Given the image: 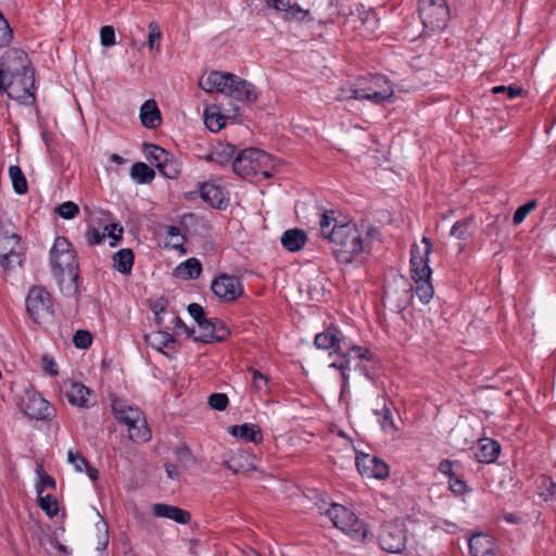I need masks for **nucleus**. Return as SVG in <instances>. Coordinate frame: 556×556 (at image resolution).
I'll list each match as a JSON object with an SVG mask.
<instances>
[{"label": "nucleus", "mask_w": 556, "mask_h": 556, "mask_svg": "<svg viewBox=\"0 0 556 556\" xmlns=\"http://www.w3.org/2000/svg\"><path fill=\"white\" fill-rule=\"evenodd\" d=\"M333 212H325L320 216V233L332 244L333 254L338 262L350 264L366 250L368 244L354 224H339L332 216Z\"/></svg>", "instance_id": "nucleus-1"}, {"label": "nucleus", "mask_w": 556, "mask_h": 556, "mask_svg": "<svg viewBox=\"0 0 556 556\" xmlns=\"http://www.w3.org/2000/svg\"><path fill=\"white\" fill-rule=\"evenodd\" d=\"M24 262V251L21 237L14 231V226L8 220H0V266L4 270L21 267Z\"/></svg>", "instance_id": "nucleus-2"}, {"label": "nucleus", "mask_w": 556, "mask_h": 556, "mask_svg": "<svg viewBox=\"0 0 556 556\" xmlns=\"http://www.w3.org/2000/svg\"><path fill=\"white\" fill-rule=\"evenodd\" d=\"M112 410L115 418L127 426L128 438L134 442H147L151 438L147 420L142 412L121 400L112 403Z\"/></svg>", "instance_id": "nucleus-3"}, {"label": "nucleus", "mask_w": 556, "mask_h": 556, "mask_svg": "<svg viewBox=\"0 0 556 556\" xmlns=\"http://www.w3.org/2000/svg\"><path fill=\"white\" fill-rule=\"evenodd\" d=\"M270 155L260 149L250 148L241 151L232 161L233 172L241 177L263 176L269 178Z\"/></svg>", "instance_id": "nucleus-4"}, {"label": "nucleus", "mask_w": 556, "mask_h": 556, "mask_svg": "<svg viewBox=\"0 0 556 556\" xmlns=\"http://www.w3.org/2000/svg\"><path fill=\"white\" fill-rule=\"evenodd\" d=\"M326 515L333 526L350 535L353 540L364 541L367 536V527L353 511L340 504H331Z\"/></svg>", "instance_id": "nucleus-5"}, {"label": "nucleus", "mask_w": 556, "mask_h": 556, "mask_svg": "<svg viewBox=\"0 0 556 556\" xmlns=\"http://www.w3.org/2000/svg\"><path fill=\"white\" fill-rule=\"evenodd\" d=\"M418 13L424 27L431 31L443 30L451 18L446 0H418Z\"/></svg>", "instance_id": "nucleus-6"}, {"label": "nucleus", "mask_w": 556, "mask_h": 556, "mask_svg": "<svg viewBox=\"0 0 556 556\" xmlns=\"http://www.w3.org/2000/svg\"><path fill=\"white\" fill-rule=\"evenodd\" d=\"M314 344L321 350H334L336 353H343L344 350H353L359 358L371 359L374 354L368 350L351 345L342 332L334 326L328 327L325 331L316 334Z\"/></svg>", "instance_id": "nucleus-7"}, {"label": "nucleus", "mask_w": 556, "mask_h": 556, "mask_svg": "<svg viewBox=\"0 0 556 556\" xmlns=\"http://www.w3.org/2000/svg\"><path fill=\"white\" fill-rule=\"evenodd\" d=\"M70 247L66 238L58 237L50 250V264L55 278L64 276L65 273L78 271L75 252Z\"/></svg>", "instance_id": "nucleus-8"}, {"label": "nucleus", "mask_w": 556, "mask_h": 556, "mask_svg": "<svg viewBox=\"0 0 556 556\" xmlns=\"http://www.w3.org/2000/svg\"><path fill=\"white\" fill-rule=\"evenodd\" d=\"M26 311L36 324L48 321L53 316L50 293L40 286H33L25 300Z\"/></svg>", "instance_id": "nucleus-9"}, {"label": "nucleus", "mask_w": 556, "mask_h": 556, "mask_svg": "<svg viewBox=\"0 0 556 556\" xmlns=\"http://www.w3.org/2000/svg\"><path fill=\"white\" fill-rule=\"evenodd\" d=\"M420 248L414 243L410 248V270L414 280L421 278H431L432 269L429 265V255L432 252V242L428 237L421 239Z\"/></svg>", "instance_id": "nucleus-10"}, {"label": "nucleus", "mask_w": 556, "mask_h": 556, "mask_svg": "<svg viewBox=\"0 0 556 556\" xmlns=\"http://www.w3.org/2000/svg\"><path fill=\"white\" fill-rule=\"evenodd\" d=\"M21 406L24 414L31 419L46 420L54 415V408L36 391H26Z\"/></svg>", "instance_id": "nucleus-11"}, {"label": "nucleus", "mask_w": 556, "mask_h": 556, "mask_svg": "<svg viewBox=\"0 0 556 556\" xmlns=\"http://www.w3.org/2000/svg\"><path fill=\"white\" fill-rule=\"evenodd\" d=\"M214 294L225 302L235 301L242 292V285L236 276L222 274L211 285Z\"/></svg>", "instance_id": "nucleus-12"}, {"label": "nucleus", "mask_w": 556, "mask_h": 556, "mask_svg": "<svg viewBox=\"0 0 556 556\" xmlns=\"http://www.w3.org/2000/svg\"><path fill=\"white\" fill-rule=\"evenodd\" d=\"M355 465L363 477L382 479V460L378 456L358 452L356 453Z\"/></svg>", "instance_id": "nucleus-13"}, {"label": "nucleus", "mask_w": 556, "mask_h": 556, "mask_svg": "<svg viewBox=\"0 0 556 556\" xmlns=\"http://www.w3.org/2000/svg\"><path fill=\"white\" fill-rule=\"evenodd\" d=\"M233 74L212 72L206 78H201L199 85L206 92L218 91L227 94L230 84H233Z\"/></svg>", "instance_id": "nucleus-14"}, {"label": "nucleus", "mask_w": 556, "mask_h": 556, "mask_svg": "<svg viewBox=\"0 0 556 556\" xmlns=\"http://www.w3.org/2000/svg\"><path fill=\"white\" fill-rule=\"evenodd\" d=\"M68 402L78 407H88V396L91 394V390L79 382L68 381L64 382L62 388Z\"/></svg>", "instance_id": "nucleus-15"}, {"label": "nucleus", "mask_w": 556, "mask_h": 556, "mask_svg": "<svg viewBox=\"0 0 556 556\" xmlns=\"http://www.w3.org/2000/svg\"><path fill=\"white\" fill-rule=\"evenodd\" d=\"M338 101H343L346 99H355V100H370L376 104L382 103V93L380 91H372L371 88H364L361 86H352L350 88L340 89L339 94L336 97Z\"/></svg>", "instance_id": "nucleus-16"}, {"label": "nucleus", "mask_w": 556, "mask_h": 556, "mask_svg": "<svg viewBox=\"0 0 556 556\" xmlns=\"http://www.w3.org/2000/svg\"><path fill=\"white\" fill-rule=\"evenodd\" d=\"M226 96L241 102H253L257 99L255 87L237 75L235 76L233 84H230Z\"/></svg>", "instance_id": "nucleus-17"}, {"label": "nucleus", "mask_w": 556, "mask_h": 556, "mask_svg": "<svg viewBox=\"0 0 556 556\" xmlns=\"http://www.w3.org/2000/svg\"><path fill=\"white\" fill-rule=\"evenodd\" d=\"M501 453V444L489 438L480 439L477 443L475 458L482 464L494 463Z\"/></svg>", "instance_id": "nucleus-18"}, {"label": "nucleus", "mask_w": 556, "mask_h": 556, "mask_svg": "<svg viewBox=\"0 0 556 556\" xmlns=\"http://www.w3.org/2000/svg\"><path fill=\"white\" fill-rule=\"evenodd\" d=\"M406 535L402 525H389L384 538V553L400 554L405 549Z\"/></svg>", "instance_id": "nucleus-19"}, {"label": "nucleus", "mask_w": 556, "mask_h": 556, "mask_svg": "<svg viewBox=\"0 0 556 556\" xmlns=\"http://www.w3.org/2000/svg\"><path fill=\"white\" fill-rule=\"evenodd\" d=\"M201 199L215 208H223L226 206V198L224 189L214 182L206 181L200 187Z\"/></svg>", "instance_id": "nucleus-20"}, {"label": "nucleus", "mask_w": 556, "mask_h": 556, "mask_svg": "<svg viewBox=\"0 0 556 556\" xmlns=\"http://www.w3.org/2000/svg\"><path fill=\"white\" fill-rule=\"evenodd\" d=\"M152 510L156 517L167 518L181 525L188 523L191 518L189 511L167 504H154Z\"/></svg>", "instance_id": "nucleus-21"}, {"label": "nucleus", "mask_w": 556, "mask_h": 556, "mask_svg": "<svg viewBox=\"0 0 556 556\" xmlns=\"http://www.w3.org/2000/svg\"><path fill=\"white\" fill-rule=\"evenodd\" d=\"M468 545L472 556H489L493 553L494 547L492 538L482 532L472 534L468 541Z\"/></svg>", "instance_id": "nucleus-22"}, {"label": "nucleus", "mask_w": 556, "mask_h": 556, "mask_svg": "<svg viewBox=\"0 0 556 556\" xmlns=\"http://www.w3.org/2000/svg\"><path fill=\"white\" fill-rule=\"evenodd\" d=\"M141 124L149 129H155L162 122L161 112L154 100H147L140 108Z\"/></svg>", "instance_id": "nucleus-23"}, {"label": "nucleus", "mask_w": 556, "mask_h": 556, "mask_svg": "<svg viewBox=\"0 0 556 556\" xmlns=\"http://www.w3.org/2000/svg\"><path fill=\"white\" fill-rule=\"evenodd\" d=\"M307 240V236L304 230L299 228L288 229L281 236L282 247L290 251L296 252L301 250Z\"/></svg>", "instance_id": "nucleus-24"}, {"label": "nucleus", "mask_w": 556, "mask_h": 556, "mask_svg": "<svg viewBox=\"0 0 556 556\" xmlns=\"http://www.w3.org/2000/svg\"><path fill=\"white\" fill-rule=\"evenodd\" d=\"M229 433L247 442L256 443L262 439L261 428L254 424L236 425L229 428Z\"/></svg>", "instance_id": "nucleus-25"}, {"label": "nucleus", "mask_w": 556, "mask_h": 556, "mask_svg": "<svg viewBox=\"0 0 556 556\" xmlns=\"http://www.w3.org/2000/svg\"><path fill=\"white\" fill-rule=\"evenodd\" d=\"M201 273V262L195 257L188 258L175 268V275L182 279H197Z\"/></svg>", "instance_id": "nucleus-26"}, {"label": "nucleus", "mask_w": 556, "mask_h": 556, "mask_svg": "<svg viewBox=\"0 0 556 556\" xmlns=\"http://www.w3.org/2000/svg\"><path fill=\"white\" fill-rule=\"evenodd\" d=\"M476 230V220L473 216L457 220L451 228L450 235L459 240H468Z\"/></svg>", "instance_id": "nucleus-27"}, {"label": "nucleus", "mask_w": 556, "mask_h": 556, "mask_svg": "<svg viewBox=\"0 0 556 556\" xmlns=\"http://www.w3.org/2000/svg\"><path fill=\"white\" fill-rule=\"evenodd\" d=\"M134 252L130 249H122L113 255V267L121 274L131 273L134 265Z\"/></svg>", "instance_id": "nucleus-28"}, {"label": "nucleus", "mask_w": 556, "mask_h": 556, "mask_svg": "<svg viewBox=\"0 0 556 556\" xmlns=\"http://www.w3.org/2000/svg\"><path fill=\"white\" fill-rule=\"evenodd\" d=\"M249 460L250 456L248 454L240 453L232 456L230 459L223 462V466L235 475L243 471L255 470V467Z\"/></svg>", "instance_id": "nucleus-29"}, {"label": "nucleus", "mask_w": 556, "mask_h": 556, "mask_svg": "<svg viewBox=\"0 0 556 556\" xmlns=\"http://www.w3.org/2000/svg\"><path fill=\"white\" fill-rule=\"evenodd\" d=\"M67 275H68V279H65L64 276H61L58 278L60 290L65 296L77 298L78 292H79V280H80L79 274H78V271H74V273H67Z\"/></svg>", "instance_id": "nucleus-30"}, {"label": "nucleus", "mask_w": 556, "mask_h": 556, "mask_svg": "<svg viewBox=\"0 0 556 556\" xmlns=\"http://www.w3.org/2000/svg\"><path fill=\"white\" fill-rule=\"evenodd\" d=\"M236 148L232 144H218L206 155V160L217 164H226L231 161Z\"/></svg>", "instance_id": "nucleus-31"}, {"label": "nucleus", "mask_w": 556, "mask_h": 556, "mask_svg": "<svg viewBox=\"0 0 556 556\" xmlns=\"http://www.w3.org/2000/svg\"><path fill=\"white\" fill-rule=\"evenodd\" d=\"M146 342L157 351L169 348L176 342L173 334L167 331H156L146 336Z\"/></svg>", "instance_id": "nucleus-32"}, {"label": "nucleus", "mask_w": 556, "mask_h": 556, "mask_svg": "<svg viewBox=\"0 0 556 556\" xmlns=\"http://www.w3.org/2000/svg\"><path fill=\"white\" fill-rule=\"evenodd\" d=\"M130 177L137 184H149L154 179L155 172L146 163L137 162L130 168Z\"/></svg>", "instance_id": "nucleus-33"}, {"label": "nucleus", "mask_w": 556, "mask_h": 556, "mask_svg": "<svg viewBox=\"0 0 556 556\" xmlns=\"http://www.w3.org/2000/svg\"><path fill=\"white\" fill-rule=\"evenodd\" d=\"M205 126L213 132L219 131L225 126V116L219 113L217 106L206 108L204 111Z\"/></svg>", "instance_id": "nucleus-34"}, {"label": "nucleus", "mask_w": 556, "mask_h": 556, "mask_svg": "<svg viewBox=\"0 0 556 556\" xmlns=\"http://www.w3.org/2000/svg\"><path fill=\"white\" fill-rule=\"evenodd\" d=\"M143 151L151 165L155 166L157 169L165 161H167L169 155L165 149L153 143L146 144Z\"/></svg>", "instance_id": "nucleus-35"}, {"label": "nucleus", "mask_w": 556, "mask_h": 556, "mask_svg": "<svg viewBox=\"0 0 556 556\" xmlns=\"http://www.w3.org/2000/svg\"><path fill=\"white\" fill-rule=\"evenodd\" d=\"M9 176L12 181L13 190L17 194H25L28 191V185L24 173L17 165H11L9 167Z\"/></svg>", "instance_id": "nucleus-36"}, {"label": "nucleus", "mask_w": 556, "mask_h": 556, "mask_svg": "<svg viewBox=\"0 0 556 556\" xmlns=\"http://www.w3.org/2000/svg\"><path fill=\"white\" fill-rule=\"evenodd\" d=\"M414 281L416 282L415 293L417 298L421 303L428 304L434 294L430 278H421Z\"/></svg>", "instance_id": "nucleus-37"}, {"label": "nucleus", "mask_w": 556, "mask_h": 556, "mask_svg": "<svg viewBox=\"0 0 556 556\" xmlns=\"http://www.w3.org/2000/svg\"><path fill=\"white\" fill-rule=\"evenodd\" d=\"M556 490V483L552 480V478L546 476H541L536 480V493L543 501H548L554 494Z\"/></svg>", "instance_id": "nucleus-38"}, {"label": "nucleus", "mask_w": 556, "mask_h": 556, "mask_svg": "<svg viewBox=\"0 0 556 556\" xmlns=\"http://www.w3.org/2000/svg\"><path fill=\"white\" fill-rule=\"evenodd\" d=\"M159 172L168 179H175L181 172V165L177 159L169 154L167 161H165L159 168Z\"/></svg>", "instance_id": "nucleus-39"}, {"label": "nucleus", "mask_w": 556, "mask_h": 556, "mask_svg": "<svg viewBox=\"0 0 556 556\" xmlns=\"http://www.w3.org/2000/svg\"><path fill=\"white\" fill-rule=\"evenodd\" d=\"M38 503L40 508L49 516L54 517L59 513L58 501L52 495H42V490H38Z\"/></svg>", "instance_id": "nucleus-40"}, {"label": "nucleus", "mask_w": 556, "mask_h": 556, "mask_svg": "<svg viewBox=\"0 0 556 556\" xmlns=\"http://www.w3.org/2000/svg\"><path fill=\"white\" fill-rule=\"evenodd\" d=\"M309 14V9L304 8L299 3H291L290 9L282 15V18L287 22H301L304 21Z\"/></svg>", "instance_id": "nucleus-41"}, {"label": "nucleus", "mask_w": 556, "mask_h": 556, "mask_svg": "<svg viewBox=\"0 0 556 556\" xmlns=\"http://www.w3.org/2000/svg\"><path fill=\"white\" fill-rule=\"evenodd\" d=\"M214 321L215 318H203L199 321V328L201 330V334L199 337H193L194 341L208 343L212 342L213 331H214Z\"/></svg>", "instance_id": "nucleus-42"}, {"label": "nucleus", "mask_w": 556, "mask_h": 556, "mask_svg": "<svg viewBox=\"0 0 556 556\" xmlns=\"http://www.w3.org/2000/svg\"><path fill=\"white\" fill-rule=\"evenodd\" d=\"M177 462L186 468H190L195 464V457L186 444H180L175 448Z\"/></svg>", "instance_id": "nucleus-43"}, {"label": "nucleus", "mask_w": 556, "mask_h": 556, "mask_svg": "<svg viewBox=\"0 0 556 556\" xmlns=\"http://www.w3.org/2000/svg\"><path fill=\"white\" fill-rule=\"evenodd\" d=\"M166 237L169 238L170 244L174 249L185 252L184 244L186 238L181 235L180 228L177 226L166 227Z\"/></svg>", "instance_id": "nucleus-44"}, {"label": "nucleus", "mask_w": 556, "mask_h": 556, "mask_svg": "<svg viewBox=\"0 0 556 556\" xmlns=\"http://www.w3.org/2000/svg\"><path fill=\"white\" fill-rule=\"evenodd\" d=\"M149 33H148V46L151 51H160V41L162 38L161 29L156 22H151L149 24Z\"/></svg>", "instance_id": "nucleus-45"}, {"label": "nucleus", "mask_w": 556, "mask_h": 556, "mask_svg": "<svg viewBox=\"0 0 556 556\" xmlns=\"http://www.w3.org/2000/svg\"><path fill=\"white\" fill-rule=\"evenodd\" d=\"M538 207V201L536 200H530L528 201L527 203H525L523 205L519 206L514 216H513V223L515 225H519L521 224L525 218L532 212L534 211L535 208Z\"/></svg>", "instance_id": "nucleus-46"}, {"label": "nucleus", "mask_w": 556, "mask_h": 556, "mask_svg": "<svg viewBox=\"0 0 556 556\" xmlns=\"http://www.w3.org/2000/svg\"><path fill=\"white\" fill-rule=\"evenodd\" d=\"M383 418H384V434L391 433L393 440L399 439L401 437L400 428L394 422L392 412L386 405H384Z\"/></svg>", "instance_id": "nucleus-47"}, {"label": "nucleus", "mask_w": 556, "mask_h": 556, "mask_svg": "<svg viewBox=\"0 0 556 556\" xmlns=\"http://www.w3.org/2000/svg\"><path fill=\"white\" fill-rule=\"evenodd\" d=\"M12 29L3 14L0 12V48L7 47L12 41Z\"/></svg>", "instance_id": "nucleus-48"}, {"label": "nucleus", "mask_w": 556, "mask_h": 556, "mask_svg": "<svg viewBox=\"0 0 556 556\" xmlns=\"http://www.w3.org/2000/svg\"><path fill=\"white\" fill-rule=\"evenodd\" d=\"M56 212L62 218L71 219L78 214L79 207L76 203L67 201L59 205Z\"/></svg>", "instance_id": "nucleus-49"}, {"label": "nucleus", "mask_w": 556, "mask_h": 556, "mask_svg": "<svg viewBox=\"0 0 556 556\" xmlns=\"http://www.w3.org/2000/svg\"><path fill=\"white\" fill-rule=\"evenodd\" d=\"M67 460L78 472H84L89 465L88 460L80 453L74 451L68 452Z\"/></svg>", "instance_id": "nucleus-50"}, {"label": "nucleus", "mask_w": 556, "mask_h": 556, "mask_svg": "<svg viewBox=\"0 0 556 556\" xmlns=\"http://www.w3.org/2000/svg\"><path fill=\"white\" fill-rule=\"evenodd\" d=\"M213 334L212 341L220 342L228 338L230 331L222 319L215 318Z\"/></svg>", "instance_id": "nucleus-51"}, {"label": "nucleus", "mask_w": 556, "mask_h": 556, "mask_svg": "<svg viewBox=\"0 0 556 556\" xmlns=\"http://www.w3.org/2000/svg\"><path fill=\"white\" fill-rule=\"evenodd\" d=\"M73 343L78 349H87L92 343V337L87 330H77L73 337Z\"/></svg>", "instance_id": "nucleus-52"}, {"label": "nucleus", "mask_w": 556, "mask_h": 556, "mask_svg": "<svg viewBox=\"0 0 556 556\" xmlns=\"http://www.w3.org/2000/svg\"><path fill=\"white\" fill-rule=\"evenodd\" d=\"M229 400L225 393H213L208 396V405L216 410H224L228 406Z\"/></svg>", "instance_id": "nucleus-53"}, {"label": "nucleus", "mask_w": 556, "mask_h": 556, "mask_svg": "<svg viewBox=\"0 0 556 556\" xmlns=\"http://www.w3.org/2000/svg\"><path fill=\"white\" fill-rule=\"evenodd\" d=\"M448 489L455 495H463L469 491L466 482L457 476L448 479Z\"/></svg>", "instance_id": "nucleus-54"}, {"label": "nucleus", "mask_w": 556, "mask_h": 556, "mask_svg": "<svg viewBox=\"0 0 556 556\" xmlns=\"http://www.w3.org/2000/svg\"><path fill=\"white\" fill-rule=\"evenodd\" d=\"M105 236H106V233L104 232V229L100 230L98 228L90 227L86 231L85 238L89 245H96V244L101 243L103 241V239L105 238Z\"/></svg>", "instance_id": "nucleus-55"}, {"label": "nucleus", "mask_w": 556, "mask_h": 556, "mask_svg": "<svg viewBox=\"0 0 556 556\" xmlns=\"http://www.w3.org/2000/svg\"><path fill=\"white\" fill-rule=\"evenodd\" d=\"M97 528L100 532L97 549L103 551L108 547L109 544V528L103 520L97 523Z\"/></svg>", "instance_id": "nucleus-56"}, {"label": "nucleus", "mask_w": 556, "mask_h": 556, "mask_svg": "<svg viewBox=\"0 0 556 556\" xmlns=\"http://www.w3.org/2000/svg\"><path fill=\"white\" fill-rule=\"evenodd\" d=\"M101 45L104 47H111L115 43V30L112 26H103L100 29Z\"/></svg>", "instance_id": "nucleus-57"}, {"label": "nucleus", "mask_w": 556, "mask_h": 556, "mask_svg": "<svg viewBox=\"0 0 556 556\" xmlns=\"http://www.w3.org/2000/svg\"><path fill=\"white\" fill-rule=\"evenodd\" d=\"M350 351H352V350L350 349ZM346 352H349V350H344L343 353H339L341 355L340 359H338L337 362H333L330 365V367L337 368L341 371L342 379H343V386L345 384V382L348 380L345 371L350 368V361L346 358V355H345Z\"/></svg>", "instance_id": "nucleus-58"}, {"label": "nucleus", "mask_w": 556, "mask_h": 556, "mask_svg": "<svg viewBox=\"0 0 556 556\" xmlns=\"http://www.w3.org/2000/svg\"><path fill=\"white\" fill-rule=\"evenodd\" d=\"M492 92L494 94L506 93L507 98L513 100L516 97H518L519 94H521L522 89L521 88H516V87H513V86L500 85V86L493 87L492 88Z\"/></svg>", "instance_id": "nucleus-59"}, {"label": "nucleus", "mask_w": 556, "mask_h": 556, "mask_svg": "<svg viewBox=\"0 0 556 556\" xmlns=\"http://www.w3.org/2000/svg\"><path fill=\"white\" fill-rule=\"evenodd\" d=\"M104 232L106 236L113 239V242H111V245L114 247L117 241L122 239L123 233V227L118 224H110L104 226Z\"/></svg>", "instance_id": "nucleus-60"}, {"label": "nucleus", "mask_w": 556, "mask_h": 556, "mask_svg": "<svg viewBox=\"0 0 556 556\" xmlns=\"http://www.w3.org/2000/svg\"><path fill=\"white\" fill-rule=\"evenodd\" d=\"M42 369L46 374L50 376L58 375V365L54 359L48 355H43L41 357Z\"/></svg>", "instance_id": "nucleus-61"}, {"label": "nucleus", "mask_w": 556, "mask_h": 556, "mask_svg": "<svg viewBox=\"0 0 556 556\" xmlns=\"http://www.w3.org/2000/svg\"><path fill=\"white\" fill-rule=\"evenodd\" d=\"M188 313L198 325H199V321H201L203 318H205V312H204L203 307L198 303L189 304Z\"/></svg>", "instance_id": "nucleus-62"}, {"label": "nucleus", "mask_w": 556, "mask_h": 556, "mask_svg": "<svg viewBox=\"0 0 556 556\" xmlns=\"http://www.w3.org/2000/svg\"><path fill=\"white\" fill-rule=\"evenodd\" d=\"M290 0H266V5L268 8H273L278 12H281L282 15L287 13L288 9H290Z\"/></svg>", "instance_id": "nucleus-63"}, {"label": "nucleus", "mask_w": 556, "mask_h": 556, "mask_svg": "<svg viewBox=\"0 0 556 556\" xmlns=\"http://www.w3.org/2000/svg\"><path fill=\"white\" fill-rule=\"evenodd\" d=\"M361 84L364 88H371L372 91H379L377 88L380 87V78L378 76H371L370 79L361 78L354 86H358Z\"/></svg>", "instance_id": "nucleus-64"}]
</instances>
